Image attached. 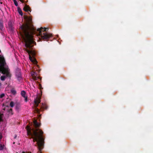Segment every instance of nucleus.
I'll return each instance as SVG.
<instances>
[{
    "instance_id": "1",
    "label": "nucleus",
    "mask_w": 153,
    "mask_h": 153,
    "mask_svg": "<svg viewBox=\"0 0 153 153\" xmlns=\"http://www.w3.org/2000/svg\"><path fill=\"white\" fill-rule=\"evenodd\" d=\"M26 22L21 26V31L20 34L23 41L25 42V45L26 48L25 50L29 55V59L33 62H36V59L32 57L31 55L34 56L36 54L35 51L32 49L34 44L36 42L33 40L32 35L33 32L35 29L33 24L32 18L30 17L26 16L25 18Z\"/></svg>"
},
{
    "instance_id": "2",
    "label": "nucleus",
    "mask_w": 153,
    "mask_h": 153,
    "mask_svg": "<svg viewBox=\"0 0 153 153\" xmlns=\"http://www.w3.org/2000/svg\"><path fill=\"white\" fill-rule=\"evenodd\" d=\"M26 128L27 131V135L31 136L30 138L33 139L34 142H37L36 145L35 146H36L37 145L38 148L41 153V151L43 148L44 143V139L42 136L43 131L37 128L35 129L34 128L32 129L28 125L26 126Z\"/></svg>"
},
{
    "instance_id": "3",
    "label": "nucleus",
    "mask_w": 153,
    "mask_h": 153,
    "mask_svg": "<svg viewBox=\"0 0 153 153\" xmlns=\"http://www.w3.org/2000/svg\"><path fill=\"white\" fill-rule=\"evenodd\" d=\"M48 30V28L41 27L40 28H38L37 31L39 32V35L41 38L44 40H47L52 36V34L47 33L45 32Z\"/></svg>"
},
{
    "instance_id": "4",
    "label": "nucleus",
    "mask_w": 153,
    "mask_h": 153,
    "mask_svg": "<svg viewBox=\"0 0 153 153\" xmlns=\"http://www.w3.org/2000/svg\"><path fill=\"white\" fill-rule=\"evenodd\" d=\"M5 64L6 62L4 58L1 57H0V69L2 73L4 74L9 71L8 68L4 67Z\"/></svg>"
},
{
    "instance_id": "5",
    "label": "nucleus",
    "mask_w": 153,
    "mask_h": 153,
    "mask_svg": "<svg viewBox=\"0 0 153 153\" xmlns=\"http://www.w3.org/2000/svg\"><path fill=\"white\" fill-rule=\"evenodd\" d=\"M41 97L37 96L34 100V102L35 106L34 109V112L37 114H39L40 111V109H38L37 107L39 105V104L41 102Z\"/></svg>"
},
{
    "instance_id": "6",
    "label": "nucleus",
    "mask_w": 153,
    "mask_h": 153,
    "mask_svg": "<svg viewBox=\"0 0 153 153\" xmlns=\"http://www.w3.org/2000/svg\"><path fill=\"white\" fill-rule=\"evenodd\" d=\"M16 76L19 80L21 78V73L20 70L18 69L16 71Z\"/></svg>"
},
{
    "instance_id": "7",
    "label": "nucleus",
    "mask_w": 153,
    "mask_h": 153,
    "mask_svg": "<svg viewBox=\"0 0 153 153\" xmlns=\"http://www.w3.org/2000/svg\"><path fill=\"white\" fill-rule=\"evenodd\" d=\"M23 10L25 11L28 12L29 11L31 12V9L29 6L27 5H25L23 8Z\"/></svg>"
},
{
    "instance_id": "8",
    "label": "nucleus",
    "mask_w": 153,
    "mask_h": 153,
    "mask_svg": "<svg viewBox=\"0 0 153 153\" xmlns=\"http://www.w3.org/2000/svg\"><path fill=\"white\" fill-rule=\"evenodd\" d=\"M21 94L25 98V101L27 102V97L26 96L25 92L24 91H22L21 92Z\"/></svg>"
},
{
    "instance_id": "9",
    "label": "nucleus",
    "mask_w": 153,
    "mask_h": 153,
    "mask_svg": "<svg viewBox=\"0 0 153 153\" xmlns=\"http://www.w3.org/2000/svg\"><path fill=\"white\" fill-rule=\"evenodd\" d=\"M8 26L10 29V30H13V22L11 21H10L8 22Z\"/></svg>"
},
{
    "instance_id": "10",
    "label": "nucleus",
    "mask_w": 153,
    "mask_h": 153,
    "mask_svg": "<svg viewBox=\"0 0 153 153\" xmlns=\"http://www.w3.org/2000/svg\"><path fill=\"white\" fill-rule=\"evenodd\" d=\"M33 124L34 126L36 128L40 126V124L36 120L34 121Z\"/></svg>"
},
{
    "instance_id": "11",
    "label": "nucleus",
    "mask_w": 153,
    "mask_h": 153,
    "mask_svg": "<svg viewBox=\"0 0 153 153\" xmlns=\"http://www.w3.org/2000/svg\"><path fill=\"white\" fill-rule=\"evenodd\" d=\"M17 10L18 12L19 13L21 16H22L23 15V13L22 12V11L21 9V8L19 7H18L17 8Z\"/></svg>"
},
{
    "instance_id": "12",
    "label": "nucleus",
    "mask_w": 153,
    "mask_h": 153,
    "mask_svg": "<svg viewBox=\"0 0 153 153\" xmlns=\"http://www.w3.org/2000/svg\"><path fill=\"white\" fill-rule=\"evenodd\" d=\"M31 75L32 76H37V74L36 72L32 71L31 72Z\"/></svg>"
},
{
    "instance_id": "13",
    "label": "nucleus",
    "mask_w": 153,
    "mask_h": 153,
    "mask_svg": "<svg viewBox=\"0 0 153 153\" xmlns=\"http://www.w3.org/2000/svg\"><path fill=\"white\" fill-rule=\"evenodd\" d=\"M4 74H6V76L7 77H11V74L9 71L6 73Z\"/></svg>"
},
{
    "instance_id": "14",
    "label": "nucleus",
    "mask_w": 153,
    "mask_h": 153,
    "mask_svg": "<svg viewBox=\"0 0 153 153\" xmlns=\"http://www.w3.org/2000/svg\"><path fill=\"white\" fill-rule=\"evenodd\" d=\"M3 27V23L2 22L0 21V30H2Z\"/></svg>"
},
{
    "instance_id": "15",
    "label": "nucleus",
    "mask_w": 153,
    "mask_h": 153,
    "mask_svg": "<svg viewBox=\"0 0 153 153\" xmlns=\"http://www.w3.org/2000/svg\"><path fill=\"white\" fill-rule=\"evenodd\" d=\"M6 76H2L1 77V79L3 81H4L5 80Z\"/></svg>"
},
{
    "instance_id": "16",
    "label": "nucleus",
    "mask_w": 153,
    "mask_h": 153,
    "mask_svg": "<svg viewBox=\"0 0 153 153\" xmlns=\"http://www.w3.org/2000/svg\"><path fill=\"white\" fill-rule=\"evenodd\" d=\"M3 116V114L0 113V121H2V117Z\"/></svg>"
},
{
    "instance_id": "17",
    "label": "nucleus",
    "mask_w": 153,
    "mask_h": 153,
    "mask_svg": "<svg viewBox=\"0 0 153 153\" xmlns=\"http://www.w3.org/2000/svg\"><path fill=\"white\" fill-rule=\"evenodd\" d=\"M37 83L39 84V88L41 90L43 89V88L42 87V86L41 84L39 83V82H38Z\"/></svg>"
},
{
    "instance_id": "18",
    "label": "nucleus",
    "mask_w": 153,
    "mask_h": 153,
    "mask_svg": "<svg viewBox=\"0 0 153 153\" xmlns=\"http://www.w3.org/2000/svg\"><path fill=\"white\" fill-rule=\"evenodd\" d=\"M11 93L14 95L16 94V91L14 89H12L11 90Z\"/></svg>"
},
{
    "instance_id": "19",
    "label": "nucleus",
    "mask_w": 153,
    "mask_h": 153,
    "mask_svg": "<svg viewBox=\"0 0 153 153\" xmlns=\"http://www.w3.org/2000/svg\"><path fill=\"white\" fill-rule=\"evenodd\" d=\"M41 108H44L45 109H47V106L45 105H43V104H42V105L41 106Z\"/></svg>"
},
{
    "instance_id": "20",
    "label": "nucleus",
    "mask_w": 153,
    "mask_h": 153,
    "mask_svg": "<svg viewBox=\"0 0 153 153\" xmlns=\"http://www.w3.org/2000/svg\"><path fill=\"white\" fill-rule=\"evenodd\" d=\"M10 105L11 107H13L14 105V103L13 101H11L10 103Z\"/></svg>"
},
{
    "instance_id": "21",
    "label": "nucleus",
    "mask_w": 153,
    "mask_h": 153,
    "mask_svg": "<svg viewBox=\"0 0 153 153\" xmlns=\"http://www.w3.org/2000/svg\"><path fill=\"white\" fill-rule=\"evenodd\" d=\"M13 2H14V4L16 6H18V3L16 1V0H13Z\"/></svg>"
},
{
    "instance_id": "22",
    "label": "nucleus",
    "mask_w": 153,
    "mask_h": 153,
    "mask_svg": "<svg viewBox=\"0 0 153 153\" xmlns=\"http://www.w3.org/2000/svg\"><path fill=\"white\" fill-rule=\"evenodd\" d=\"M37 76H32L33 79L34 80H37L38 78V77H36Z\"/></svg>"
},
{
    "instance_id": "23",
    "label": "nucleus",
    "mask_w": 153,
    "mask_h": 153,
    "mask_svg": "<svg viewBox=\"0 0 153 153\" xmlns=\"http://www.w3.org/2000/svg\"><path fill=\"white\" fill-rule=\"evenodd\" d=\"M8 112H9V113H10L11 114H13V113L12 112V109L11 108L10 109L9 111H8Z\"/></svg>"
},
{
    "instance_id": "24",
    "label": "nucleus",
    "mask_w": 153,
    "mask_h": 153,
    "mask_svg": "<svg viewBox=\"0 0 153 153\" xmlns=\"http://www.w3.org/2000/svg\"><path fill=\"white\" fill-rule=\"evenodd\" d=\"M4 96V94H2L0 95V97L1 98H3Z\"/></svg>"
},
{
    "instance_id": "25",
    "label": "nucleus",
    "mask_w": 153,
    "mask_h": 153,
    "mask_svg": "<svg viewBox=\"0 0 153 153\" xmlns=\"http://www.w3.org/2000/svg\"><path fill=\"white\" fill-rule=\"evenodd\" d=\"M3 149V148L2 146V145L1 144L0 145V150H2Z\"/></svg>"
},
{
    "instance_id": "26",
    "label": "nucleus",
    "mask_w": 153,
    "mask_h": 153,
    "mask_svg": "<svg viewBox=\"0 0 153 153\" xmlns=\"http://www.w3.org/2000/svg\"><path fill=\"white\" fill-rule=\"evenodd\" d=\"M16 110H18L19 109V106L18 105H16Z\"/></svg>"
},
{
    "instance_id": "27",
    "label": "nucleus",
    "mask_w": 153,
    "mask_h": 153,
    "mask_svg": "<svg viewBox=\"0 0 153 153\" xmlns=\"http://www.w3.org/2000/svg\"><path fill=\"white\" fill-rule=\"evenodd\" d=\"M20 1H21L22 3H24V1H23L24 0H19Z\"/></svg>"
},
{
    "instance_id": "28",
    "label": "nucleus",
    "mask_w": 153,
    "mask_h": 153,
    "mask_svg": "<svg viewBox=\"0 0 153 153\" xmlns=\"http://www.w3.org/2000/svg\"><path fill=\"white\" fill-rule=\"evenodd\" d=\"M17 137V135H15V136H14V138L15 139H16V137Z\"/></svg>"
},
{
    "instance_id": "29",
    "label": "nucleus",
    "mask_w": 153,
    "mask_h": 153,
    "mask_svg": "<svg viewBox=\"0 0 153 153\" xmlns=\"http://www.w3.org/2000/svg\"><path fill=\"white\" fill-rule=\"evenodd\" d=\"M41 116V115H39V117H40Z\"/></svg>"
},
{
    "instance_id": "30",
    "label": "nucleus",
    "mask_w": 153,
    "mask_h": 153,
    "mask_svg": "<svg viewBox=\"0 0 153 153\" xmlns=\"http://www.w3.org/2000/svg\"><path fill=\"white\" fill-rule=\"evenodd\" d=\"M22 153H25L24 152H23Z\"/></svg>"
},
{
    "instance_id": "31",
    "label": "nucleus",
    "mask_w": 153,
    "mask_h": 153,
    "mask_svg": "<svg viewBox=\"0 0 153 153\" xmlns=\"http://www.w3.org/2000/svg\"><path fill=\"white\" fill-rule=\"evenodd\" d=\"M13 143V144H14V143H15V142H14V143Z\"/></svg>"
},
{
    "instance_id": "32",
    "label": "nucleus",
    "mask_w": 153,
    "mask_h": 153,
    "mask_svg": "<svg viewBox=\"0 0 153 153\" xmlns=\"http://www.w3.org/2000/svg\"><path fill=\"white\" fill-rule=\"evenodd\" d=\"M0 52H1V50H0Z\"/></svg>"
},
{
    "instance_id": "33",
    "label": "nucleus",
    "mask_w": 153,
    "mask_h": 153,
    "mask_svg": "<svg viewBox=\"0 0 153 153\" xmlns=\"http://www.w3.org/2000/svg\"><path fill=\"white\" fill-rule=\"evenodd\" d=\"M30 153H31L30 152Z\"/></svg>"
}]
</instances>
